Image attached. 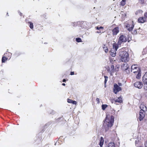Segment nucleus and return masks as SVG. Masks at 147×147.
Returning a JSON list of instances; mask_svg holds the SVG:
<instances>
[{"label":"nucleus","mask_w":147,"mask_h":147,"mask_svg":"<svg viewBox=\"0 0 147 147\" xmlns=\"http://www.w3.org/2000/svg\"><path fill=\"white\" fill-rule=\"evenodd\" d=\"M114 119V117L112 115L111 116L110 118H109L107 115L106 116L105 120L103 121L104 123L102 126V128L104 129L105 132H106L109 130V128L113 125Z\"/></svg>","instance_id":"nucleus-1"},{"label":"nucleus","mask_w":147,"mask_h":147,"mask_svg":"<svg viewBox=\"0 0 147 147\" xmlns=\"http://www.w3.org/2000/svg\"><path fill=\"white\" fill-rule=\"evenodd\" d=\"M119 54L122 61L127 62L129 61V54L128 52L124 51L123 49H121L119 50Z\"/></svg>","instance_id":"nucleus-2"},{"label":"nucleus","mask_w":147,"mask_h":147,"mask_svg":"<svg viewBox=\"0 0 147 147\" xmlns=\"http://www.w3.org/2000/svg\"><path fill=\"white\" fill-rule=\"evenodd\" d=\"M130 41L129 40V38L126 37L125 35H121L118 39V43L121 44L122 42H125L127 41H128L129 42Z\"/></svg>","instance_id":"nucleus-3"},{"label":"nucleus","mask_w":147,"mask_h":147,"mask_svg":"<svg viewBox=\"0 0 147 147\" xmlns=\"http://www.w3.org/2000/svg\"><path fill=\"white\" fill-rule=\"evenodd\" d=\"M134 22L133 21L131 22V24L127 23L125 25V28L127 30L130 32L132 31L134 27Z\"/></svg>","instance_id":"nucleus-4"},{"label":"nucleus","mask_w":147,"mask_h":147,"mask_svg":"<svg viewBox=\"0 0 147 147\" xmlns=\"http://www.w3.org/2000/svg\"><path fill=\"white\" fill-rule=\"evenodd\" d=\"M141 70L140 68L137 65H132L131 67V71L133 73H137V72Z\"/></svg>","instance_id":"nucleus-5"},{"label":"nucleus","mask_w":147,"mask_h":147,"mask_svg":"<svg viewBox=\"0 0 147 147\" xmlns=\"http://www.w3.org/2000/svg\"><path fill=\"white\" fill-rule=\"evenodd\" d=\"M121 89L116 84H114L113 92L115 94H117L118 92L121 91Z\"/></svg>","instance_id":"nucleus-6"},{"label":"nucleus","mask_w":147,"mask_h":147,"mask_svg":"<svg viewBox=\"0 0 147 147\" xmlns=\"http://www.w3.org/2000/svg\"><path fill=\"white\" fill-rule=\"evenodd\" d=\"M145 113L142 111H140L139 113V119L140 121L142 120L144 118L145 115Z\"/></svg>","instance_id":"nucleus-7"},{"label":"nucleus","mask_w":147,"mask_h":147,"mask_svg":"<svg viewBox=\"0 0 147 147\" xmlns=\"http://www.w3.org/2000/svg\"><path fill=\"white\" fill-rule=\"evenodd\" d=\"M107 69V71L109 72H110L111 75V76H112L113 75V74L114 72L115 71L114 65H111L110 68L109 67V68Z\"/></svg>","instance_id":"nucleus-8"},{"label":"nucleus","mask_w":147,"mask_h":147,"mask_svg":"<svg viewBox=\"0 0 147 147\" xmlns=\"http://www.w3.org/2000/svg\"><path fill=\"white\" fill-rule=\"evenodd\" d=\"M134 86L136 88L140 89L142 87L143 84L140 82H136L134 83Z\"/></svg>","instance_id":"nucleus-9"},{"label":"nucleus","mask_w":147,"mask_h":147,"mask_svg":"<svg viewBox=\"0 0 147 147\" xmlns=\"http://www.w3.org/2000/svg\"><path fill=\"white\" fill-rule=\"evenodd\" d=\"M119 28L118 27L115 28L112 30L113 35H116L119 32Z\"/></svg>","instance_id":"nucleus-10"},{"label":"nucleus","mask_w":147,"mask_h":147,"mask_svg":"<svg viewBox=\"0 0 147 147\" xmlns=\"http://www.w3.org/2000/svg\"><path fill=\"white\" fill-rule=\"evenodd\" d=\"M128 64L125 62L121 65V68L123 71H125L128 69Z\"/></svg>","instance_id":"nucleus-11"},{"label":"nucleus","mask_w":147,"mask_h":147,"mask_svg":"<svg viewBox=\"0 0 147 147\" xmlns=\"http://www.w3.org/2000/svg\"><path fill=\"white\" fill-rule=\"evenodd\" d=\"M138 21L139 23H143L146 22V19L144 17H140L138 18Z\"/></svg>","instance_id":"nucleus-12"},{"label":"nucleus","mask_w":147,"mask_h":147,"mask_svg":"<svg viewBox=\"0 0 147 147\" xmlns=\"http://www.w3.org/2000/svg\"><path fill=\"white\" fill-rule=\"evenodd\" d=\"M110 55L113 57H115L116 56V51L114 49H111L109 52Z\"/></svg>","instance_id":"nucleus-13"},{"label":"nucleus","mask_w":147,"mask_h":147,"mask_svg":"<svg viewBox=\"0 0 147 147\" xmlns=\"http://www.w3.org/2000/svg\"><path fill=\"white\" fill-rule=\"evenodd\" d=\"M136 75V78L138 79H140L141 77V70L137 72V73H134Z\"/></svg>","instance_id":"nucleus-14"},{"label":"nucleus","mask_w":147,"mask_h":147,"mask_svg":"<svg viewBox=\"0 0 147 147\" xmlns=\"http://www.w3.org/2000/svg\"><path fill=\"white\" fill-rule=\"evenodd\" d=\"M140 107L141 109L140 111H142L145 112V111L147 110V108L146 106L143 104H141Z\"/></svg>","instance_id":"nucleus-15"},{"label":"nucleus","mask_w":147,"mask_h":147,"mask_svg":"<svg viewBox=\"0 0 147 147\" xmlns=\"http://www.w3.org/2000/svg\"><path fill=\"white\" fill-rule=\"evenodd\" d=\"M143 81L144 83H147V72H146L143 77Z\"/></svg>","instance_id":"nucleus-16"},{"label":"nucleus","mask_w":147,"mask_h":147,"mask_svg":"<svg viewBox=\"0 0 147 147\" xmlns=\"http://www.w3.org/2000/svg\"><path fill=\"white\" fill-rule=\"evenodd\" d=\"M11 55L12 54L9 52L6 53L4 54V56H5L8 59H9L11 58Z\"/></svg>","instance_id":"nucleus-17"},{"label":"nucleus","mask_w":147,"mask_h":147,"mask_svg":"<svg viewBox=\"0 0 147 147\" xmlns=\"http://www.w3.org/2000/svg\"><path fill=\"white\" fill-rule=\"evenodd\" d=\"M67 102L69 103H72L74 105H76L77 104V102L76 101H74L70 99H67Z\"/></svg>","instance_id":"nucleus-18"},{"label":"nucleus","mask_w":147,"mask_h":147,"mask_svg":"<svg viewBox=\"0 0 147 147\" xmlns=\"http://www.w3.org/2000/svg\"><path fill=\"white\" fill-rule=\"evenodd\" d=\"M104 140L103 138L101 137L100 138V140L99 143V145L100 147H102L104 144Z\"/></svg>","instance_id":"nucleus-19"},{"label":"nucleus","mask_w":147,"mask_h":147,"mask_svg":"<svg viewBox=\"0 0 147 147\" xmlns=\"http://www.w3.org/2000/svg\"><path fill=\"white\" fill-rule=\"evenodd\" d=\"M114 101L115 102H117L120 103H121L123 102L122 98L121 96L118 98L116 100H115Z\"/></svg>","instance_id":"nucleus-20"},{"label":"nucleus","mask_w":147,"mask_h":147,"mask_svg":"<svg viewBox=\"0 0 147 147\" xmlns=\"http://www.w3.org/2000/svg\"><path fill=\"white\" fill-rule=\"evenodd\" d=\"M102 48L105 53H107L108 52L109 50L108 47L105 45L104 44L102 45Z\"/></svg>","instance_id":"nucleus-21"},{"label":"nucleus","mask_w":147,"mask_h":147,"mask_svg":"<svg viewBox=\"0 0 147 147\" xmlns=\"http://www.w3.org/2000/svg\"><path fill=\"white\" fill-rule=\"evenodd\" d=\"M126 0H122L120 2V5L121 6H124L126 4Z\"/></svg>","instance_id":"nucleus-22"},{"label":"nucleus","mask_w":147,"mask_h":147,"mask_svg":"<svg viewBox=\"0 0 147 147\" xmlns=\"http://www.w3.org/2000/svg\"><path fill=\"white\" fill-rule=\"evenodd\" d=\"M113 49H114L115 50L117 51L118 48V45L117 44L114 43L113 44Z\"/></svg>","instance_id":"nucleus-23"},{"label":"nucleus","mask_w":147,"mask_h":147,"mask_svg":"<svg viewBox=\"0 0 147 147\" xmlns=\"http://www.w3.org/2000/svg\"><path fill=\"white\" fill-rule=\"evenodd\" d=\"M8 59L5 56H3L2 58V63H5V61Z\"/></svg>","instance_id":"nucleus-24"},{"label":"nucleus","mask_w":147,"mask_h":147,"mask_svg":"<svg viewBox=\"0 0 147 147\" xmlns=\"http://www.w3.org/2000/svg\"><path fill=\"white\" fill-rule=\"evenodd\" d=\"M108 147H115V144L114 142H110L108 145Z\"/></svg>","instance_id":"nucleus-25"},{"label":"nucleus","mask_w":147,"mask_h":147,"mask_svg":"<svg viewBox=\"0 0 147 147\" xmlns=\"http://www.w3.org/2000/svg\"><path fill=\"white\" fill-rule=\"evenodd\" d=\"M28 23L30 24L29 27L32 30L34 28L33 23L30 22H28Z\"/></svg>","instance_id":"nucleus-26"},{"label":"nucleus","mask_w":147,"mask_h":147,"mask_svg":"<svg viewBox=\"0 0 147 147\" xmlns=\"http://www.w3.org/2000/svg\"><path fill=\"white\" fill-rule=\"evenodd\" d=\"M107 107L108 105L106 104H103L102 105V108L103 110H105Z\"/></svg>","instance_id":"nucleus-27"},{"label":"nucleus","mask_w":147,"mask_h":147,"mask_svg":"<svg viewBox=\"0 0 147 147\" xmlns=\"http://www.w3.org/2000/svg\"><path fill=\"white\" fill-rule=\"evenodd\" d=\"M104 77L105 78L104 83L105 84V85L107 83V81L108 79V77L106 76H104Z\"/></svg>","instance_id":"nucleus-28"},{"label":"nucleus","mask_w":147,"mask_h":147,"mask_svg":"<svg viewBox=\"0 0 147 147\" xmlns=\"http://www.w3.org/2000/svg\"><path fill=\"white\" fill-rule=\"evenodd\" d=\"M76 41L78 42H82V39L80 38H76Z\"/></svg>","instance_id":"nucleus-29"},{"label":"nucleus","mask_w":147,"mask_h":147,"mask_svg":"<svg viewBox=\"0 0 147 147\" xmlns=\"http://www.w3.org/2000/svg\"><path fill=\"white\" fill-rule=\"evenodd\" d=\"M96 29L97 30H99L100 29H102L103 30L104 29V28L102 26H100V27H98V26H97L96 27Z\"/></svg>","instance_id":"nucleus-30"},{"label":"nucleus","mask_w":147,"mask_h":147,"mask_svg":"<svg viewBox=\"0 0 147 147\" xmlns=\"http://www.w3.org/2000/svg\"><path fill=\"white\" fill-rule=\"evenodd\" d=\"M144 88L145 90H146L147 91V83H144Z\"/></svg>","instance_id":"nucleus-31"},{"label":"nucleus","mask_w":147,"mask_h":147,"mask_svg":"<svg viewBox=\"0 0 147 147\" xmlns=\"http://www.w3.org/2000/svg\"><path fill=\"white\" fill-rule=\"evenodd\" d=\"M109 60L111 62L114 61H115V59L111 57L109 58Z\"/></svg>","instance_id":"nucleus-32"},{"label":"nucleus","mask_w":147,"mask_h":147,"mask_svg":"<svg viewBox=\"0 0 147 147\" xmlns=\"http://www.w3.org/2000/svg\"><path fill=\"white\" fill-rule=\"evenodd\" d=\"M139 1L141 4H143L144 3V0H139Z\"/></svg>","instance_id":"nucleus-33"},{"label":"nucleus","mask_w":147,"mask_h":147,"mask_svg":"<svg viewBox=\"0 0 147 147\" xmlns=\"http://www.w3.org/2000/svg\"><path fill=\"white\" fill-rule=\"evenodd\" d=\"M134 34H137V29H135L134 30L133 32Z\"/></svg>","instance_id":"nucleus-34"},{"label":"nucleus","mask_w":147,"mask_h":147,"mask_svg":"<svg viewBox=\"0 0 147 147\" xmlns=\"http://www.w3.org/2000/svg\"><path fill=\"white\" fill-rule=\"evenodd\" d=\"M96 101L98 103H100L99 99L98 98H96Z\"/></svg>","instance_id":"nucleus-35"},{"label":"nucleus","mask_w":147,"mask_h":147,"mask_svg":"<svg viewBox=\"0 0 147 147\" xmlns=\"http://www.w3.org/2000/svg\"><path fill=\"white\" fill-rule=\"evenodd\" d=\"M144 18H145L146 19V18H147V12H145L144 13Z\"/></svg>","instance_id":"nucleus-36"},{"label":"nucleus","mask_w":147,"mask_h":147,"mask_svg":"<svg viewBox=\"0 0 147 147\" xmlns=\"http://www.w3.org/2000/svg\"><path fill=\"white\" fill-rule=\"evenodd\" d=\"M144 96L145 97L147 98V90L145 92Z\"/></svg>","instance_id":"nucleus-37"},{"label":"nucleus","mask_w":147,"mask_h":147,"mask_svg":"<svg viewBox=\"0 0 147 147\" xmlns=\"http://www.w3.org/2000/svg\"><path fill=\"white\" fill-rule=\"evenodd\" d=\"M144 145L145 146V147H147V140L145 142Z\"/></svg>","instance_id":"nucleus-38"},{"label":"nucleus","mask_w":147,"mask_h":147,"mask_svg":"<svg viewBox=\"0 0 147 147\" xmlns=\"http://www.w3.org/2000/svg\"><path fill=\"white\" fill-rule=\"evenodd\" d=\"M18 13L20 16L22 17L23 16L22 13L21 12H19Z\"/></svg>","instance_id":"nucleus-39"},{"label":"nucleus","mask_w":147,"mask_h":147,"mask_svg":"<svg viewBox=\"0 0 147 147\" xmlns=\"http://www.w3.org/2000/svg\"><path fill=\"white\" fill-rule=\"evenodd\" d=\"M70 74L71 75H74V72H73V71H71V72L70 73Z\"/></svg>","instance_id":"nucleus-40"},{"label":"nucleus","mask_w":147,"mask_h":147,"mask_svg":"<svg viewBox=\"0 0 147 147\" xmlns=\"http://www.w3.org/2000/svg\"><path fill=\"white\" fill-rule=\"evenodd\" d=\"M118 84L119 86H122V84L121 83L119 82L118 83Z\"/></svg>","instance_id":"nucleus-41"},{"label":"nucleus","mask_w":147,"mask_h":147,"mask_svg":"<svg viewBox=\"0 0 147 147\" xmlns=\"http://www.w3.org/2000/svg\"><path fill=\"white\" fill-rule=\"evenodd\" d=\"M66 81V80L65 79H63V82H65Z\"/></svg>","instance_id":"nucleus-42"},{"label":"nucleus","mask_w":147,"mask_h":147,"mask_svg":"<svg viewBox=\"0 0 147 147\" xmlns=\"http://www.w3.org/2000/svg\"><path fill=\"white\" fill-rule=\"evenodd\" d=\"M96 33H101V31H98L96 32Z\"/></svg>","instance_id":"nucleus-43"},{"label":"nucleus","mask_w":147,"mask_h":147,"mask_svg":"<svg viewBox=\"0 0 147 147\" xmlns=\"http://www.w3.org/2000/svg\"><path fill=\"white\" fill-rule=\"evenodd\" d=\"M62 85L64 86H65V83H63Z\"/></svg>","instance_id":"nucleus-44"},{"label":"nucleus","mask_w":147,"mask_h":147,"mask_svg":"<svg viewBox=\"0 0 147 147\" xmlns=\"http://www.w3.org/2000/svg\"><path fill=\"white\" fill-rule=\"evenodd\" d=\"M7 16H9V15H8V13H7Z\"/></svg>","instance_id":"nucleus-45"},{"label":"nucleus","mask_w":147,"mask_h":147,"mask_svg":"<svg viewBox=\"0 0 147 147\" xmlns=\"http://www.w3.org/2000/svg\"><path fill=\"white\" fill-rule=\"evenodd\" d=\"M140 147H141V146H140Z\"/></svg>","instance_id":"nucleus-46"}]
</instances>
